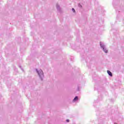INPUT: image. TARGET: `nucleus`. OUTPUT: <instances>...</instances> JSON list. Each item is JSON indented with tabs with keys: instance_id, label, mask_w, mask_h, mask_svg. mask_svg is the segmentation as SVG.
Segmentation results:
<instances>
[{
	"instance_id": "obj_4",
	"label": "nucleus",
	"mask_w": 124,
	"mask_h": 124,
	"mask_svg": "<svg viewBox=\"0 0 124 124\" xmlns=\"http://www.w3.org/2000/svg\"><path fill=\"white\" fill-rule=\"evenodd\" d=\"M103 51L105 52V53H108V50H107L106 48H103Z\"/></svg>"
},
{
	"instance_id": "obj_6",
	"label": "nucleus",
	"mask_w": 124,
	"mask_h": 124,
	"mask_svg": "<svg viewBox=\"0 0 124 124\" xmlns=\"http://www.w3.org/2000/svg\"><path fill=\"white\" fill-rule=\"evenodd\" d=\"M66 122H67V123H69V120L67 119V120H66Z\"/></svg>"
},
{
	"instance_id": "obj_5",
	"label": "nucleus",
	"mask_w": 124,
	"mask_h": 124,
	"mask_svg": "<svg viewBox=\"0 0 124 124\" xmlns=\"http://www.w3.org/2000/svg\"><path fill=\"white\" fill-rule=\"evenodd\" d=\"M72 10L73 12L75 13V9H74V8H72Z\"/></svg>"
},
{
	"instance_id": "obj_2",
	"label": "nucleus",
	"mask_w": 124,
	"mask_h": 124,
	"mask_svg": "<svg viewBox=\"0 0 124 124\" xmlns=\"http://www.w3.org/2000/svg\"><path fill=\"white\" fill-rule=\"evenodd\" d=\"M107 72H108V75H109V76H111V77H112V73L111 72V71L108 70Z\"/></svg>"
},
{
	"instance_id": "obj_3",
	"label": "nucleus",
	"mask_w": 124,
	"mask_h": 124,
	"mask_svg": "<svg viewBox=\"0 0 124 124\" xmlns=\"http://www.w3.org/2000/svg\"><path fill=\"white\" fill-rule=\"evenodd\" d=\"M76 100H78V96H76L74 99V101H76Z\"/></svg>"
},
{
	"instance_id": "obj_1",
	"label": "nucleus",
	"mask_w": 124,
	"mask_h": 124,
	"mask_svg": "<svg viewBox=\"0 0 124 124\" xmlns=\"http://www.w3.org/2000/svg\"><path fill=\"white\" fill-rule=\"evenodd\" d=\"M37 72L40 78L44 77V75H43V71H42V70H40L39 71H37Z\"/></svg>"
}]
</instances>
